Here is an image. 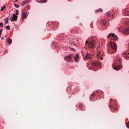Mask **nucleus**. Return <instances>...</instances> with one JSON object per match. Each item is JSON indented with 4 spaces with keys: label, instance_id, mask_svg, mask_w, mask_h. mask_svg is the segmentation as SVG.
Listing matches in <instances>:
<instances>
[{
    "label": "nucleus",
    "instance_id": "obj_23",
    "mask_svg": "<svg viewBox=\"0 0 129 129\" xmlns=\"http://www.w3.org/2000/svg\"><path fill=\"white\" fill-rule=\"evenodd\" d=\"M6 28L8 30H9L10 29V27L9 25H8L6 27Z\"/></svg>",
    "mask_w": 129,
    "mask_h": 129
},
{
    "label": "nucleus",
    "instance_id": "obj_17",
    "mask_svg": "<svg viewBox=\"0 0 129 129\" xmlns=\"http://www.w3.org/2000/svg\"><path fill=\"white\" fill-rule=\"evenodd\" d=\"M117 61L120 62H121V59L120 57H118L117 58Z\"/></svg>",
    "mask_w": 129,
    "mask_h": 129
},
{
    "label": "nucleus",
    "instance_id": "obj_35",
    "mask_svg": "<svg viewBox=\"0 0 129 129\" xmlns=\"http://www.w3.org/2000/svg\"><path fill=\"white\" fill-rule=\"evenodd\" d=\"M126 127L128 128H129V124H128V126H127V124H126Z\"/></svg>",
    "mask_w": 129,
    "mask_h": 129
},
{
    "label": "nucleus",
    "instance_id": "obj_34",
    "mask_svg": "<svg viewBox=\"0 0 129 129\" xmlns=\"http://www.w3.org/2000/svg\"><path fill=\"white\" fill-rule=\"evenodd\" d=\"M70 49L71 50H74V49L73 48H70Z\"/></svg>",
    "mask_w": 129,
    "mask_h": 129
},
{
    "label": "nucleus",
    "instance_id": "obj_1",
    "mask_svg": "<svg viewBox=\"0 0 129 129\" xmlns=\"http://www.w3.org/2000/svg\"><path fill=\"white\" fill-rule=\"evenodd\" d=\"M111 37V40H118V37L116 36L114 34L110 33L109 35L107 37L108 38Z\"/></svg>",
    "mask_w": 129,
    "mask_h": 129
},
{
    "label": "nucleus",
    "instance_id": "obj_19",
    "mask_svg": "<svg viewBox=\"0 0 129 129\" xmlns=\"http://www.w3.org/2000/svg\"><path fill=\"white\" fill-rule=\"evenodd\" d=\"M6 8V7L5 5H4L3 7H2L1 8V11H3L4 9H5Z\"/></svg>",
    "mask_w": 129,
    "mask_h": 129
},
{
    "label": "nucleus",
    "instance_id": "obj_30",
    "mask_svg": "<svg viewBox=\"0 0 129 129\" xmlns=\"http://www.w3.org/2000/svg\"><path fill=\"white\" fill-rule=\"evenodd\" d=\"M29 1V0H25L24 1V2H25V3H28Z\"/></svg>",
    "mask_w": 129,
    "mask_h": 129
},
{
    "label": "nucleus",
    "instance_id": "obj_10",
    "mask_svg": "<svg viewBox=\"0 0 129 129\" xmlns=\"http://www.w3.org/2000/svg\"><path fill=\"white\" fill-rule=\"evenodd\" d=\"M106 22L105 20H103L101 22V24L102 26H103L105 25L106 24Z\"/></svg>",
    "mask_w": 129,
    "mask_h": 129
},
{
    "label": "nucleus",
    "instance_id": "obj_4",
    "mask_svg": "<svg viewBox=\"0 0 129 129\" xmlns=\"http://www.w3.org/2000/svg\"><path fill=\"white\" fill-rule=\"evenodd\" d=\"M111 46L112 48L115 51L116 50L117 46L116 44L115 43H111Z\"/></svg>",
    "mask_w": 129,
    "mask_h": 129
},
{
    "label": "nucleus",
    "instance_id": "obj_31",
    "mask_svg": "<svg viewBox=\"0 0 129 129\" xmlns=\"http://www.w3.org/2000/svg\"><path fill=\"white\" fill-rule=\"evenodd\" d=\"M83 107V105L82 104H81L79 106V108L80 109H81Z\"/></svg>",
    "mask_w": 129,
    "mask_h": 129
},
{
    "label": "nucleus",
    "instance_id": "obj_28",
    "mask_svg": "<svg viewBox=\"0 0 129 129\" xmlns=\"http://www.w3.org/2000/svg\"><path fill=\"white\" fill-rule=\"evenodd\" d=\"M14 6L17 8H18L19 7V6L18 5H17L16 4H15L14 5Z\"/></svg>",
    "mask_w": 129,
    "mask_h": 129
},
{
    "label": "nucleus",
    "instance_id": "obj_41",
    "mask_svg": "<svg viewBox=\"0 0 129 129\" xmlns=\"http://www.w3.org/2000/svg\"><path fill=\"white\" fill-rule=\"evenodd\" d=\"M68 0V1H70L71 0Z\"/></svg>",
    "mask_w": 129,
    "mask_h": 129
},
{
    "label": "nucleus",
    "instance_id": "obj_7",
    "mask_svg": "<svg viewBox=\"0 0 129 129\" xmlns=\"http://www.w3.org/2000/svg\"><path fill=\"white\" fill-rule=\"evenodd\" d=\"M28 14L27 13L25 12H23L22 14V19H24L26 18L27 17Z\"/></svg>",
    "mask_w": 129,
    "mask_h": 129
},
{
    "label": "nucleus",
    "instance_id": "obj_24",
    "mask_svg": "<svg viewBox=\"0 0 129 129\" xmlns=\"http://www.w3.org/2000/svg\"><path fill=\"white\" fill-rule=\"evenodd\" d=\"M41 1L43 3H45L47 2V0H41Z\"/></svg>",
    "mask_w": 129,
    "mask_h": 129
},
{
    "label": "nucleus",
    "instance_id": "obj_13",
    "mask_svg": "<svg viewBox=\"0 0 129 129\" xmlns=\"http://www.w3.org/2000/svg\"><path fill=\"white\" fill-rule=\"evenodd\" d=\"M86 58L89 59L91 57V56L90 54L87 53L86 56Z\"/></svg>",
    "mask_w": 129,
    "mask_h": 129
},
{
    "label": "nucleus",
    "instance_id": "obj_11",
    "mask_svg": "<svg viewBox=\"0 0 129 129\" xmlns=\"http://www.w3.org/2000/svg\"><path fill=\"white\" fill-rule=\"evenodd\" d=\"M12 40L11 39L8 38L7 39V42L8 44L10 45L12 43Z\"/></svg>",
    "mask_w": 129,
    "mask_h": 129
},
{
    "label": "nucleus",
    "instance_id": "obj_39",
    "mask_svg": "<svg viewBox=\"0 0 129 129\" xmlns=\"http://www.w3.org/2000/svg\"><path fill=\"white\" fill-rule=\"evenodd\" d=\"M86 43H88V42L87 41H86Z\"/></svg>",
    "mask_w": 129,
    "mask_h": 129
},
{
    "label": "nucleus",
    "instance_id": "obj_25",
    "mask_svg": "<svg viewBox=\"0 0 129 129\" xmlns=\"http://www.w3.org/2000/svg\"><path fill=\"white\" fill-rule=\"evenodd\" d=\"M125 15L129 16V12H126L125 14Z\"/></svg>",
    "mask_w": 129,
    "mask_h": 129
},
{
    "label": "nucleus",
    "instance_id": "obj_26",
    "mask_svg": "<svg viewBox=\"0 0 129 129\" xmlns=\"http://www.w3.org/2000/svg\"><path fill=\"white\" fill-rule=\"evenodd\" d=\"M3 23L2 22H1L0 23V27H3Z\"/></svg>",
    "mask_w": 129,
    "mask_h": 129
},
{
    "label": "nucleus",
    "instance_id": "obj_45",
    "mask_svg": "<svg viewBox=\"0 0 129 129\" xmlns=\"http://www.w3.org/2000/svg\"><path fill=\"white\" fill-rule=\"evenodd\" d=\"M92 96H93V95H92Z\"/></svg>",
    "mask_w": 129,
    "mask_h": 129
},
{
    "label": "nucleus",
    "instance_id": "obj_32",
    "mask_svg": "<svg viewBox=\"0 0 129 129\" xmlns=\"http://www.w3.org/2000/svg\"><path fill=\"white\" fill-rule=\"evenodd\" d=\"M16 14L18 15V10H16V12L15 13Z\"/></svg>",
    "mask_w": 129,
    "mask_h": 129
},
{
    "label": "nucleus",
    "instance_id": "obj_37",
    "mask_svg": "<svg viewBox=\"0 0 129 129\" xmlns=\"http://www.w3.org/2000/svg\"><path fill=\"white\" fill-rule=\"evenodd\" d=\"M116 110V108H114V109H113V111H115V110Z\"/></svg>",
    "mask_w": 129,
    "mask_h": 129
},
{
    "label": "nucleus",
    "instance_id": "obj_38",
    "mask_svg": "<svg viewBox=\"0 0 129 129\" xmlns=\"http://www.w3.org/2000/svg\"><path fill=\"white\" fill-rule=\"evenodd\" d=\"M18 0H15L14 2H17V1Z\"/></svg>",
    "mask_w": 129,
    "mask_h": 129
},
{
    "label": "nucleus",
    "instance_id": "obj_43",
    "mask_svg": "<svg viewBox=\"0 0 129 129\" xmlns=\"http://www.w3.org/2000/svg\"><path fill=\"white\" fill-rule=\"evenodd\" d=\"M27 8H29V7H27Z\"/></svg>",
    "mask_w": 129,
    "mask_h": 129
},
{
    "label": "nucleus",
    "instance_id": "obj_18",
    "mask_svg": "<svg viewBox=\"0 0 129 129\" xmlns=\"http://www.w3.org/2000/svg\"><path fill=\"white\" fill-rule=\"evenodd\" d=\"M106 13L108 17H110L111 15V14L110 12H107Z\"/></svg>",
    "mask_w": 129,
    "mask_h": 129
},
{
    "label": "nucleus",
    "instance_id": "obj_15",
    "mask_svg": "<svg viewBox=\"0 0 129 129\" xmlns=\"http://www.w3.org/2000/svg\"><path fill=\"white\" fill-rule=\"evenodd\" d=\"M118 29L119 31L120 32H122L123 31L122 28L121 27H118Z\"/></svg>",
    "mask_w": 129,
    "mask_h": 129
},
{
    "label": "nucleus",
    "instance_id": "obj_9",
    "mask_svg": "<svg viewBox=\"0 0 129 129\" xmlns=\"http://www.w3.org/2000/svg\"><path fill=\"white\" fill-rule=\"evenodd\" d=\"M112 67L114 69L116 70H120L121 69V68L119 67H118L117 66H114L113 65H112Z\"/></svg>",
    "mask_w": 129,
    "mask_h": 129
},
{
    "label": "nucleus",
    "instance_id": "obj_42",
    "mask_svg": "<svg viewBox=\"0 0 129 129\" xmlns=\"http://www.w3.org/2000/svg\"><path fill=\"white\" fill-rule=\"evenodd\" d=\"M128 46H129V43H128Z\"/></svg>",
    "mask_w": 129,
    "mask_h": 129
},
{
    "label": "nucleus",
    "instance_id": "obj_6",
    "mask_svg": "<svg viewBox=\"0 0 129 129\" xmlns=\"http://www.w3.org/2000/svg\"><path fill=\"white\" fill-rule=\"evenodd\" d=\"M123 33L125 35L129 34V27H127L123 30Z\"/></svg>",
    "mask_w": 129,
    "mask_h": 129
},
{
    "label": "nucleus",
    "instance_id": "obj_40",
    "mask_svg": "<svg viewBox=\"0 0 129 129\" xmlns=\"http://www.w3.org/2000/svg\"><path fill=\"white\" fill-rule=\"evenodd\" d=\"M1 35H0V38L1 37Z\"/></svg>",
    "mask_w": 129,
    "mask_h": 129
},
{
    "label": "nucleus",
    "instance_id": "obj_14",
    "mask_svg": "<svg viewBox=\"0 0 129 129\" xmlns=\"http://www.w3.org/2000/svg\"><path fill=\"white\" fill-rule=\"evenodd\" d=\"M79 55L78 54H77L76 55L75 57V60L77 61L78 60V59L79 58Z\"/></svg>",
    "mask_w": 129,
    "mask_h": 129
},
{
    "label": "nucleus",
    "instance_id": "obj_27",
    "mask_svg": "<svg viewBox=\"0 0 129 129\" xmlns=\"http://www.w3.org/2000/svg\"><path fill=\"white\" fill-rule=\"evenodd\" d=\"M98 56L99 59H101L102 60L103 59L102 58L101 56H100L99 54L98 55Z\"/></svg>",
    "mask_w": 129,
    "mask_h": 129
},
{
    "label": "nucleus",
    "instance_id": "obj_3",
    "mask_svg": "<svg viewBox=\"0 0 129 129\" xmlns=\"http://www.w3.org/2000/svg\"><path fill=\"white\" fill-rule=\"evenodd\" d=\"M73 57V56L71 54L68 55L66 56L65 57V59L66 60L67 62H68V60H71L72 57Z\"/></svg>",
    "mask_w": 129,
    "mask_h": 129
},
{
    "label": "nucleus",
    "instance_id": "obj_22",
    "mask_svg": "<svg viewBox=\"0 0 129 129\" xmlns=\"http://www.w3.org/2000/svg\"><path fill=\"white\" fill-rule=\"evenodd\" d=\"M26 4V3H25V2H24V1H23L21 4V5L22 6H24Z\"/></svg>",
    "mask_w": 129,
    "mask_h": 129
},
{
    "label": "nucleus",
    "instance_id": "obj_21",
    "mask_svg": "<svg viewBox=\"0 0 129 129\" xmlns=\"http://www.w3.org/2000/svg\"><path fill=\"white\" fill-rule=\"evenodd\" d=\"M125 23L126 25H127L128 26H129V21H126L125 22Z\"/></svg>",
    "mask_w": 129,
    "mask_h": 129
},
{
    "label": "nucleus",
    "instance_id": "obj_2",
    "mask_svg": "<svg viewBox=\"0 0 129 129\" xmlns=\"http://www.w3.org/2000/svg\"><path fill=\"white\" fill-rule=\"evenodd\" d=\"M122 56L125 59H127L129 58V52L128 51H124L122 54Z\"/></svg>",
    "mask_w": 129,
    "mask_h": 129
},
{
    "label": "nucleus",
    "instance_id": "obj_16",
    "mask_svg": "<svg viewBox=\"0 0 129 129\" xmlns=\"http://www.w3.org/2000/svg\"><path fill=\"white\" fill-rule=\"evenodd\" d=\"M4 20L5 21V23L7 24L8 23L9 19L8 18V17H7L6 19L5 18H4Z\"/></svg>",
    "mask_w": 129,
    "mask_h": 129
},
{
    "label": "nucleus",
    "instance_id": "obj_20",
    "mask_svg": "<svg viewBox=\"0 0 129 129\" xmlns=\"http://www.w3.org/2000/svg\"><path fill=\"white\" fill-rule=\"evenodd\" d=\"M102 10L101 9H99L98 10H96L95 11V12L96 13H97L99 11L102 12Z\"/></svg>",
    "mask_w": 129,
    "mask_h": 129
},
{
    "label": "nucleus",
    "instance_id": "obj_33",
    "mask_svg": "<svg viewBox=\"0 0 129 129\" xmlns=\"http://www.w3.org/2000/svg\"><path fill=\"white\" fill-rule=\"evenodd\" d=\"M3 30L2 29H1L0 30V35H1L2 33V31Z\"/></svg>",
    "mask_w": 129,
    "mask_h": 129
},
{
    "label": "nucleus",
    "instance_id": "obj_8",
    "mask_svg": "<svg viewBox=\"0 0 129 129\" xmlns=\"http://www.w3.org/2000/svg\"><path fill=\"white\" fill-rule=\"evenodd\" d=\"M94 41H91L90 43L89 44V46L90 48H92L93 47L94 45Z\"/></svg>",
    "mask_w": 129,
    "mask_h": 129
},
{
    "label": "nucleus",
    "instance_id": "obj_12",
    "mask_svg": "<svg viewBox=\"0 0 129 129\" xmlns=\"http://www.w3.org/2000/svg\"><path fill=\"white\" fill-rule=\"evenodd\" d=\"M99 63L97 62H95L93 63L92 64V65L93 66H95L99 65Z\"/></svg>",
    "mask_w": 129,
    "mask_h": 129
},
{
    "label": "nucleus",
    "instance_id": "obj_29",
    "mask_svg": "<svg viewBox=\"0 0 129 129\" xmlns=\"http://www.w3.org/2000/svg\"><path fill=\"white\" fill-rule=\"evenodd\" d=\"M112 100H110V103L112 105L111 106L110 105V107H114V106L113 105H112V104L111 103V101H112Z\"/></svg>",
    "mask_w": 129,
    "mask_h": 129
},
{
    "label": "nucleus",
    "instance_id": "obj_44",
    "mask_svg": "<svg viewBox=\"0 0 129 129\" xmlns=\"http://www.w3.org/2000/svg\"><path fill=\"white\" fill-rule=\"evenodd\" d=\"M27 8H29V7H27Z\"/></svg>",
    "mask_w": 129,
    "mask_h": 129
},
{
    "label": "nucleus",
    "instance_id": "obj_5",
    "mask_svg": "<svg viewBox=\"0 0 129 129\" xmlns=\"http://www.w3.org/2000/svg\"><path fill=\"white\" fill-rule=\"evenodd\" d=\"M17 16L15 14H14L13 15V17L11 16L10 19H12V20H11V21H16L17 20Z\"/></svg>",
    "mask_w": 129,
    "mask_h": 129
},
{
    "label": "nucleus",
    "instance_id": "obj_36",
    "mask_svg": "<svg viewBox=\"0 0 129 129\" xmlns=\"http://www.w3.org/2000/svg\"><path fill=\"white\" fill-rule=\"evenodd\" d=\"M4 38V37H2V38H1V39L2 40H3V39Z\"/></svg>",
    "mask_w": 129,
    "mask_h": 129
}]
</instances>
